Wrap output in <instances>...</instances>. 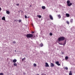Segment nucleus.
<instances>
[{
	"instance_id": "1",
	"label": "nucleus",
	"mask_w": 75,
	"mask_h": 75,
	"mask_svg": "<svg viewBox=\"0 0 75 75\" xmlns=\"http://www.w3.org/2000/svg\"><path fill=\"white\" fill-rule=\"evenodd\" d=\"M65 39V37L62 36L59 37L58 39L59 42H61V41L64 40Z\"/></svg>"
},
{
	"instance_id": "2",
	"label": "nucleus",
	"mask_w": 75,
	"mask_h": 75,
	"mask_svg": "<svg viewBox=\"0 0 75 75\" xmlns=\"http://www.w3.org/2000/svg\"><path fill=\"white\" fill-rule=\"evenodd\" d=\"M33 35L32 34H29L26 35V37H27V38H31L33 37Z\"/></svg>"
},
{
	"instance_id": "3",
	"label": "nucleus",
	"mask_w": 75,
	"mask_h": 75,
	"mask_svg": "<svg viewBox=\"0 0 75 75\" xmlns=\"http://www.w3.org/2000/svg\"><path fill=\"white\" fill-rule=\"evenodd\" d=\"M67 5L69 6H70L72 5V3H70V1H67Z\"/></svg>"
},
{
	"instance_id": "4",
	"label": "nucleus",
	"mask_w": 75,
	"mask_h": 75,
	"mask_svg": "<svg viewBox=\"0 0 75 75\" xmlns=\"http://www.w3.org/2000/svg\"><path fill=\"white\" fill-rule=\"evenodd\" d=\"M59 62L57 61L55 62V64H57L58 66H60L61 64H59Z\"/></svg>"
},
{
	"instance_id": "5",
	"label": "nucleus",
	"mask_w": 75,
	"mask_h": 75,
	"mask_svg": "<svg viewBox=\"0 0 75 75\" xmlns=\"http://www.w3.org/2000/svg\"><path fill=\"white\" fill-rule=\"evenodd\" d=\"M49 17H50V19L51 20H53V17L52 16V15H50Z\"/></svg>"
},
{
	"instance_id": "6",
	"label": "nucleus",
	"mask_w": 75,
	"mask_h": 75,
	"mask_svg": "<svg viewBox=\"0 0 75 75\" xmlns=\"http://www.w3.org/2000/svg\"><path fill=\"white\" fill-rule=\"evenodd\" d=\"M45 66L46 67H49V66L48 63L46 62L45 63Z\"/></svg>"
},
{
	"instance_id": "7",
	"label": "nucleus",
	"mask_w": 75,
	"mask_h": 75,
	"mask_svg": "<svg viewBox=\"0 0 75 75\" xmlns=\"http://www.w3.org/2000/svg\"><path fill=\"white\" fill-rule=\"evenodd\" d=\"M72 75V71H70L69 73V75Z\"/></svg>"
},
{
	"instance_id": "8",
	"label": "nucleus",
	"mask_w": 75,
	"mask_h": 75,
	"mask_svg": "<svg viewBox=\"0 0 75 75\" xmlns=\"http://www.w3.org/2000/svg\"><path fill=\"white\" fill-rule=\"evenodd\" d=\"M54 66V64L52 63H51V67H53Z\"/></svg>"
},
{
	"instance_id": "9",
	"label": "nucleus",
	"mask_w": 75,
	"mask_h": 75,
	"mask_svg": "<svg viewBox=\"0 0 75 75\" xmlns=\"http://www.w3.org/2000/svg\"><path fill=\"white\" fill-rule=\"evenodd\" d=\"M66 16L67 17H69L70 16V15L68 13L66 14Z\"/></svg>"
},
{
	"instance_id": "10",
	"label": "nucleus",
	"mask_w": 75,
	"mask_h": 75,
	"mask_svg": "<svg viewBox=\"0 0 75 75\" xmlns=\"http://www.w3.org/2000/svg\"><path fill=\"white\" fill-rule=\"evenodd\" d=\"M17 61V60L16 59H13V63H16Z\"/></svg>"
},
{
	"instance_id": "11",
	"label": "nucleus",
	"mask_w": 75,
	"mask_h": 75,
	"mask_svg": "<svg viewBox=\"0 0 75 75\" xmlns=\"http://www.w3.org/2000/svg\"><path fill=\"white\" fill-rule=\"evenodd\" d=\"M6 13L8 14H9L10 12L9 11H6Z\"/></svg>"
},
{
	"instance_id": "12",
	"label": "nucleus",
	"mask_w": 75,
	"mask_h": 75,
	"mask_svg": "<svg viewBox=\"0 0 75 75\" xmlns=\"http://www.w3.org/2000/svg\"><path fill=\"white\" fill-rule=\"evenodd\" d=\"M2 20L5 21V18L4 17H3L2 18H1Z\"/></svg>"
},
{
	"instance_id": "13",
	"label": "nucleus",
	"mask_w": 75,
	"mask_h": 75,
	"mask_svg": "<svg viewBox=\"0 0 75 75\" xmlns=\"http://www.w3.org/2000/svg\"><path fill=\"white\" fill-rule=\"evenodd\" d=\"M66 41L65 40L64 41V44H62V45H63V46H64L65 45V44H66Z\"/></svg>"
},
{
	"instance_id": "14",
	"label": "nucleus",
	"mask_w": 75,
	"mask_h": 75,
	"mask_svg": "<svg viewBox=\"0 0 75 75\" xmlns=\"http://www.w3.org/2000/svg\"><path fill=\"white\" fill-rule=\"evenodd\" d=\"M42 9H45L46 8V7L45 6H42Z\"/></svg>"
},
{
	"instance_id": "15",
	"label": "nucleus",
	"mask_w": 75,
	"mask_h": 75,
	"mask_svg": "<svg viewBox=\"0 0 75 75\" xmlns=\"http://www.w3.org/2000/svg\"><path fill=\"white\" fill-rule=\"evenodd\" d=\"M73 19H70V22L71 23H73Z\"/></svg>"
},
{
	"instance_id": "16",
	"label": "nucleus",
	"mask_w": 75,
	"mask_h": 75,
	"mask_svg": "<svg viewBox=\"0 0 75 75\" xmlns=\"http://www.w3.org/2000/svg\"><path fill=\"white\" fill-rule=\"evenodd\" d=\"M69 58L68 56H66L65 57V59L67 60Z\"/></svg>"
},
{
	"instance_id": "17",
	"label": "nucleus",
	"mask_w": 75,
	"mask_h": 75,
	"mask_svg": "<svg viewBox=\"0 0 75 75\" xmlns=\"http://www.w3.org/2000/svg\"><path fill=\"white\" fill-rule=\"evenodd\" d=\"M58 17L59 18H61V16L60 15H58Z\"/></svg>"
},
{
	"instance_id": "18",
	"label": "nucleus",
	"mask_w": 75,
	"mask_h": 75,
	"mask_svg": "<svg viewBox=\"0 0 75 75\" xmlns=\"http://www.w3.org/2000/svg\"><path fill=\"white\" fill-rule=\"evenodd\" d=\"M40 46L41 47H42V46H43V44L42 43H41L40 44Z\"/></svg>"
},
{
	"instance_id": "19",
	"label": "nucleus",
	"mask_w": 75,
	"mask_h": 75,
	"mask_svg": "<svg viewBox=\"0 0 75 75\" xmlns=\"http://www.w3.org/2000/svg\"><path fill=\"white\" fill-rule=\"evenodd\" d=\"M25 59H26L25 57L24 58L22 59V61H23L24 60H25Z\"/></svg>"
},
{
	"instance_id": "20",
	"label": "nucleus",
	"mask_w": 75,
	"mask_h": 75,
	"mask_svg": "<svg viewBox=\"0 0 75 75\" xmlns=\"http://www.w3.org/2000/svg\"><path fill=\"white\" fill-rule=\"evenodd\" d=\"M13 65H14V66H15L16 67V66H17V64L16 63H14L13 64Z\"/></svg>"
},
{
	"instance_id": "21",
	"label": "nucleus",
	"mask_w": 75,
	"mask_h": 75,
	"mask_svg": "<svg viewBox=\"0 0 75 75\" xmlns=\"http://www.w3.org/2000/svg\"><path fill=\"white\" fill-rule=\"evenodd\" d=\"M37 16H38V18H41V17H42L40 15H38Z\"/></svg>"
},
{
	"instance_id": "22",
	"label": "nucleus",
	"mask_w": 75,
	"mask_h": 75,
	"mask_svg": "<svg viewBox=\"0 0 75 75\" xmlns=\"http://www.w3.org/2000/svg\"><path fill=\"white\" fill-rule=\"evenodd\" d=\"M37 65L35 63H34V64H33V66L35 67H36Z\"/></svg>"
},
{
	"instance_id": "23",
	"label": "nucleus",
	"mask_w": 75,
	"mask_h": 75,
	"mask_svg": "<svg viewBox=\"0 0 75 75\" xmlns=\"http://www.w3.org/2000/svg\"><path fill=\"white\" fill-rule=\"evenodd\" d=\"M21 21H22V20H18V22L19 23L21 22Z\"/></svg>"
},
{
	"instance_id": "24",
	"label": "nucleus",
	"mask_w": 75,
	"mask_h": 75,
	"mask_svg": "<svg viewBox=\"0 0 75 75\" xmlns=\"http://www.w3.org/2000/svg\"><path fill=\"white\" fill-rule=\"evenodd\" d=\"M65 69L66 70H68V68L67 67H66L65 68Z\"/></svg>"
},
{
	"instance_id": "25",
	"label": "nucleus",
	"mask_w": 75,
	"mask_h": 75,
	"mask_svg": "<svg viewBox=\"0 0 75 75\" xmlns=\"http://www.w3.org/2000/svg\"><path fill=\"white\" fill-rule=\"evenodd\" d=\"M67 24H69V21H67Z\"/></svg>"
},
{
	"instance_id": "26",
	"label": "nucleus",
	"mask_w": 75,
	"mask_h": 75,
	"mask_svg": "<svg viewBox=\"0 0 75 75\" xmlns=\"http://www.w3.org/2000/svg\"><path fill=\"white\" fill-rule=\"evenodd\" d=\"M16 42H15V41H14L13 42V43H14V44H15L16 43Z\"/></svg>"
},
{
	"instance_id": "27",
	"label": "nucleus",
	"mask_w": 75,
	"mask_h": 75,
	"mask_svg": "<svg viewBox=\"0 0 75 75\" xmlns=\"http://www.w3.org/2000/svg\"><path fill=\"white\" fill-rule=\"evenodd\" d=\"M0 75H4V74L2 73H0Z\"/></svg>"
},
{
	"instance_id": "28",
	"label": "nucleus",
	"mask_w": 75,
	"mask_h": 75,
	"mask_svg": "<svg viewBox=\"0 0 75 75\" xmlns=\"http://www.w3.org/2000/svg\"><path fill=\"white\" fill-rule=\"evenodd\" d=\"M50 35H51V36L52 35V33H50Z\"/></svg>"
},
{
	"instance_id": "29",
	"label": "nucleus",
	"mask_w": 75,
	"mask_h": 75,
	"mask_svg": "<svg viewBox=\"0 0 75 75\" xmlns=\"http://www.w3.org/2000/svg\"><path fill=\"white\" fill-rule=\"evenodd\" d=\"M25 18H27V16H26V15H25Z\"/></svg>"
},
{
	"instance_id": "30",
	"label": "nucleus",
	"mask_w": 75,
	"mask_h": 75,
	"mask_svg": "<svg viewBox=\"0 0 75 75\" xmlns=\"http://www.w3.org/2000/svg\"><path fill=\"white\" fill-rule=\"evenodd\" d=\"M16 5L17 6H19V4H16Z\"/></svg>"
},
{
	"instance_id": "31",
	"label": "nucleus",
	"mask_w": 75,
	"mask_h": 75,
	"mask_svg": "<svg viewBox=\"0 0 75 75\" xmlns=\"http://www.w3.org/2000/svg\"><path fill=\"white\" fill-rule=\"evenodd\" d=\"M59 44L60 45H63V44H62V43H59Z\"/></svg>"
},
{
	"instance_id": "32",
	"label": "nucleus",
	"mask_w": 75,
	"mask_h": 75,
	"mask_svg": "<svg viewBox=\"0 0 75 75\" xmlns=\"http://www.w3.org/2000/svg\"><path fill=\"white\" fill-rule=\"evenodd\" d=\"M31 33H34V31L32 32H31Z\"/></svg>"
},
{
	"instance_id": "33",
	"label": "nucleus",
	"mask_w": 75,
	"mask_h": 75,
	"mask_svg": "<svg viewBox=\"0 0 75 75\" xmlns=\"http://www.w3.org/2000/svg\"><path fill=\"white\" fill-rule=\"evenodd\" d=\"M1 8L0 7V11H1Z\"/></svg>"
},
{
	"instance_id": "34",
	"label": "nucleus",
	"mask_w": 75,
	"mask_h": 75,
	"mask_svg": "<svg viewBox=\"0 0 75 75\" xmlns=\"http://www.w3.org/2000/svg\"><path fill=\"white\" fill-rule=\"evenodd\" d=\"M43 74H41V75H46L45 74H43Z\"/></svg>"
},
{
	"instance_id": "35",
	"label": "nucleus",
	"mask_w": 75,
	"mask_h": 75,
	"mask_svg": "<svg viewBox=\"0 0 75 75\" xmlns=\"http://www.w3.org/2000/svg\"><path fill=\"white\" fill-rule=\"evenodd\" d=\"M14 52H16V50H14Z\"/></svg>"
},
{
	"instance_id": "36",
	"label": "nucleus",
	"mask_w": 75,
	"mask_h": 75,
	"mask_svg": "<svg viewBox=\"0 0 75 75\" xmlns=\"http://www.w3.org/2000/svg\"><path fill=\"white\" fill-rule=\"evenodd\" d=\"M15 21H17V20H14Z\"/></svg>"
},
{
	"instance_id": "37",
	"label": "nucleus",
	"mask_w": 75,
	"mask_h": 75,
	"mask_svg": "<svg viewBox=\"0 0 75 75\" xmlns=\"http://www.w3.org/2000/svg\"><path fill=\"white\" fill-rule=\"evenodd\" d=\"M64 54V52H62V54Z\"/></svg>"
},
{
	"instance_id": "38",
	"label": "nucleus",
	"mask_w": 75,
	"mask_h": 75,
	"mask_svg": "<svg viewBox=\"0 0 75 75\" xmlns=\"http://www.w3.org/2000/svg\"><path fill=\"white\" fill-rule=\"evenodd\" d=\"M29 17H27V18H29Z\"/></svg>"
},
{
	"instance_id": "39",
	"label": "nucleus",
	"mask_w": 75,
	"mask_h": 75,
	"mask_svg": "<svg viewBox=\"0 0 75 75\" xmlns=\"http://www.w3.org/2000/svg\"><path fill=\"white\" fill-rule=\"evenodd\" d=\"M30 6L31 7L32 6L31 5H30Z\"/></svg>"
},
{
	"instance_id": "40",
	"label": "nucleus",
	"mask_w": 75,
	"mask_h": 75,
	"mask_svg": "<svg viewBox=\"0 0 75 75\" xmlns=\"http://www.w3.org/2000/svg\"><path fill=\"white\" fill-rule=\"evenodd\" d=\"M16 21H18V20H16Z\"/></svg>"
},
{
	"instance_id": "41",
	"label": "nucleus",
	"mask_w": 75,
	"mask_h": 75,
	"mask_svg": "<svg viewBox=\"0 0 75 75\" xmlns=\"http://www.w3.org/2000/svg\"><path fill=\"white\" fill-rule=\"evenodd\" d=\"M38 75H39V74H38Z\"/></svg>"
}]
</instances>
